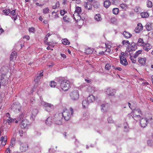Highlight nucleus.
Masks as SVG:
<instances>
[{"mask_svg": "<svg viewBox=\"0 0 153 153\" xmlns=\"http://www.w3.org/2000/svg\"><path fill=\"white\" fill-rule=\"evenodd\" d=\"M23 131L22 130H21L19 131V134L21 137H22L23 136Z\"/></svg>", "mask_w": 153, "mask_h": 153, "instance_id": "obj_57", "label": "nucleus"}, {"mask_svg": "<svg viewBox=\"0 0 153 153\" xmlns=\"http://www.w3.org/2000/svg\"><path fill=\"white\" fill-rule=\"evenodd\" d=\"M2 74L6 75L9 71V67L8 66H4L0 70Z\"/></svg>", "mask_w": 153, "mask_h": 153, "instance_id": "obj_13", "label": "nucleus"}, {"mask_svg": "<svg viewBox=\"0 0 153 153\" xmlns=\"http://www.w3.org/2000/svg\"><path fill=\"white\" fill-rule=\"evenodd\" d=\"M73 109L72 108H71L70 111L66 108H65L63 113L62 114L65 120L68 121L70 119L71 115L73 114Z\"/></svg>", "mask_w": 153, "mask_h": 153, "instance_id": "obj_2", "label": "nucleus"}, {"mask_svg": "<svg viewBox=\"0 0 153 153\" xmlns=\"http://www.w3.org/2000/svg\"><path fill=\"white\" fill-rule=\"evenodd\" d=\"M123 35L126 38H130L132 36V34L131 33L126 31L124 32Z\"/></svg>", "mask_w": 153, "mask_h": 153, "instance_id": "obj_23", "label": "nucleus"}, {"mask_svg": "<svg viewBox=\"0 0 153 153\" xmlns=\"http://www.w3.org/2000/svg\"><path fill=\"white\" fill-rule=\"evenodd\" d=\"M120 7L122 9H126L127 7V5L125 3H122L120 4Z\"/></svg>", "mask_w": 153, "mask_h": 153, "instance_id": "obj_46", "label": "nucleus"}, {"mask_svg": "<svg viewBox=\"0 0 153 153\" xmlns=\"http://www.w3.org/2000/svg\"><path fill=\"white\" fill-rule=\"evenodd\" d=\"M152 24L150 23L147 24L146 26V29L148 31H150L152 29Z\"/></svg>", "mask_w": 153, "mask_h": 153, "instance_id": "obj_36", "label": "nucleus"}, {"mask_svg": "<svg viewBox=\"0 0 153 153\" xmlns=\"http://www.w3.org/2000/svg\"><path fill=\"white\" fill-rule=\"evenodd\" d=\"M111 2L109 0H106L104 2V6L106 8L109 7L111 4Z\"/></svg>", "mask_w": 153, "mask_h": 153, "instance_id": "obj_25", "label": "nucleus"}, {"mask_svg": "<svg viewBox=\"0 0 153 153\" xmlns=\"http://www.w3.org/2000/svg\"><path fill=\"white\" fill-rule=\"evenodd\" d=\"M130 59L133 63H136V60L135 59L136 58H135L134 57V56L133 57H132V56H130Z\"/></svg>", "mask_w": 153, "mask_h": 153, "instance_id": "obj_52", "label": "nucleus"}, {"mask_svg": "<svg viewBox=\"0 0 153 153\" xmlns=\"http://www.w3.org/2000/svg\"><path fill=\"white\" fill-rule=\"evenodd\" d=\"M64 20L66 22H70V19L67 15H65L63 17Z\"/></svg>", "mask_w": 153, "mask_h": 153, "instance_id": "obj_44", "label": "nucleus"}, {"mask_svg": "<svg viewBox=\"0 0 153 153\" xmlns=\"http://www.w3.org/2000/svg\"><path fill=\"white\" fill-rule=\"evenodd\" d=\"M56 83L54 81H51V82L50 84V85L51 87H54L56 85Z\"/></svg>", "mask_w": 153, "mask_h": 153, "instance_id": "obj_45", "label": "nucleus"}, {"mask_svg": "<svg viewBox=\"0 0 153 153\" xmlns=\"http://www.w3.org/2000/svg\"><path fill=\"white\" fill-rule=\"evenodd\" d=\"M53 17L54 19H56L59 17L58 15V14H56L55 15H54L53 16Z\"/></svg>", "mask_w": 153, "mask_h": 153, "instance_id": "obj_60", "label": "nucleus"}, {"mask_svg": "<svg viewBox=\"0 0 153 153\" xmlns=\"http://www.w3.org/2000/svg\"><path fill=\"white\" fill-rule=\"evenodd\" d=\"M17 56V54L16 52H13L11 53L10 57V61L16 59Z\"/></svg>", "mask_w": 153, "mask_h": 153, "instance_id": "obj_20", "label": "nucleus"}, {"mask_svg": "<svg viewBox=\"0 0 153 153\" xmlns=\"http://www.w3.org/2000/svg\"><path fill=\"white\" fill-rule=\"evenodd\" d=\"M143 27L142 24L141 23L137 24V27L135 29V32L136 33H139L143 30Z\"/></svg>", "mask_w": 153, "mask_h": 153, "instance_id": "obj_16", "label": "nucleus"}, {"mask_svg": "<svg viewBox=\"0 0 153 153\" xmlns=\"http://www.w3.org/2000/svg\"><path fill=\"white\" fill-rule=\"evenodd\" d=\"M116 93V90L114 89H111V92L109 93V96H114Z\"/></svg>", "mask_w": 153, "mask_h": 153, "instance_id": "obj_39", "label": "nucleus"}, {"mask_svg": "<svg viewBox=\"0 0 153 153\" xmlns=\"http://www.w3.org/2000/svg\"><path fill=\"white\" fill-rule=\"evenodd\" d=\"M142 52V51L141 50H139L137 51L134 55V57L136 58L137 56L141 53Z\"/></svg>", "mask_w": 153, "mask_h": 153, "instance_id": "obj_34", "label": "nucleus"}, {"mask_svg": "<svg viewBox=\"0 0 153 153\" xmlns=\"http://www.w3.org/2000/svg\"><path fill=\"white\" fill-rule=\"evenodd\" d=\"M63 117L62 113H59L55 114L54 120L55 123L58 125H61L62 123Z\"/></svg>", "mask_w": 153, "mask_h": 153, "instance_id": "obj_4", "label": "nucleus"}, {"mask_svg": "<svg viewBox=\"0 0 153 153\" xmlns=\"http://www.w3.org/2000/svg\"><path fill=\"white\" fill-rule=\"evenodd\" d=\"M137 44L138 46H143L145 44V43L144 42L143 39L139 38Z\"/></svg>", "mask_w": 153, "mask_h": 153, "instance_id": "obj_22", "label": "nucleus"}, {"mask_svg": "<svg viewBox=\"0 0 153 153\" xmlns=\"http://www.w3.org/2000/svg\"><path fill=\"white\" fill-rule=\"evenodd\" d=\"M60 87L62 90L68 91L71 87L70 82L67 80L62 81L61 82Z\"/></svg>", "mask_w": 153, "mask_h": 153, "instance_id": "obj_3", "label": "nucleus"}, {"mask_svg": "<svg viewBox=\"0 0 153 153\" xmlns=\"http://www.w3.org/2000/svg\"><path fill=\"white\" fill-rule=\"evenodd\" d=\"M60 55L63 58L65 59L66 58V56L65 54H64L61 53Z\"/></svg>", "mask_w": 153, "mask_h": 153, "instance_id": "obj_63", "label": "nucleus"}, {"mask_svg": "<svg viewBox=\"0 0 153 153\" xmlns=\"http://www.w3.org/2000/svg\"><path fill=\"white\" fill-rule=\"evenodd\" d=\"M82 12V9L81 7H76L75 8V10L74 13H77L79 14H81Z\"/></svg>", "mask_w": 153, "mask_h": 153, "instance_id": "obj_26", "label": "nucleus"}, {"mask_svg": "<svg viewBox=\"0 0 153 153\" xmlns=\"http://www.w3.org/2000/svg\"><path fill=\"white\" fill-rule=\"evenodd\" d=\"M11 10L9 9H5L4 10H3V12L4 13V14L6 16H8V14L10 13Z\"/></svg>", "mask_w": 153, "mask_h": 153, "instance_id": "obj_31", "label": "nucleus"}, {"mask_svg": "<svg viewBox=\"0 0 153 153\" xmlns=\"http://www.w3.org/2000/svg\"><path fill=\"white\" fill-rule=\"evenodd\" d=\"M53 118L51 117H49L46 120L45 123L47 125H50L52 123Z\"/></svg>", "mask_w": 153, "mask_h": 153, "instance_id": "obj_21", "label": "nucleus"}, {"mask_svg": "<svg viewBox=\"0 0 153 153\" xmlns=\"http://www.w3.org/2000/svg\"><path fill=\"white\" fill-rule=\"evenodd\" d=\"M93 7L96 8H98L100 6L99 3L97 1H95L93 3Z\"/></svg>", "mask_w": 153, "mask_h": 153, "instance_id": "obj_33", "label": "nucleus"}, {"mask_svg": "<svg viewBox=\"0 0 153 153\" xmlns=\"http://www.w3.org/2000/svg\"><path fill=\"white\" fill-rule=\"evenodd\" d=\"M65 13V12L64 10H61L60 11V13L61 15H64Z\"/></svg>", "mask_w": 153, "mask_h": 153, "instance_id": "obj_56", "label": "nucleus"}, {"mask_svg": "<svg viewBox=\"0 0 153 153\" xmlns=\"http://www.w3.org/2000/svg\"><path fill=\"white\" fill-rule=\"evenodd\" d=\"M94 19L96 20L97 21H100L102 20L101 15L100 14H96L95 16Z\"/></svg>", "mask_w": 153, "mask_h": 153, "instance_id": "obj_28", "label": "nucleus"}, {"mask_svg": "<svg viewBox=\"0 0 153 153\" xmlns=\"http://www.w3.org/2000/svg\"><path fill=\"white\" fill-rule=\"evenodd\" d=\"M146 57L142 58L139 57L138 58V62L142 65H144L146 63Z\"/></svg>", "mask_w": 153, "mask_h": 153, "instance_id": "obj_17", "label": "nucleus"}, {"mask_svg": "<svg viewBox=\"0 0 153 153\" xmlns=\"http://www.w3.org/2000/svg\"><path fill=\"white\" fill-rule=\"evenodd\" d=\"M25 113H24V112H23L22 113V114L19 116L20 117V118H23L25 116Z\"/></svg>", "mask_w": 153, "mask_h": 153, "instance_id": "obj_62", "label": "nucleus"}, {"mask_svg": "<svg viewBox=\"0 0 153 153\" xmlns=\"http://www.w3.org/2000/svg\"><path fill=\"white\" fill-rule=\"evenodd\" d=\"M7 122L8 124H10L13 121V120L11 118L9 117L8 119H7Z\"/></svg>", "mask_w": 153, "mask_h": 153, "instance_id": "obj_54", "label": "nucleus"}, {"mask_svg": "<svg viewBox=\"0 0 153 153\" xmlns=\"http://www.w3.org/2000/svg\"><path fill=\"white\" fill-rule=\"evenodd\" d=\"M18 16V13H16V10H13L12 11H10V16L14 21L17 19Z\"/></svg>", "mask_w": 153, "mask_h": 153, "instance_id": "obj_14", "label": "nucleus"}, {"mask_svg": "<svg viewBox=\"0 0 153 153\" xmlns=\"http://www.w3.org/2000/svg\"><path fill=\"white\" fill-rule=\"evenodd\" d=\"M120 64L124 66L128 65V63L126 59V56L124 54L120 56Z\"/></svg>", "mask_w": 153, "mask_h": 153, "instance_id": "obj_11", "label": "nucleus"}, {"mask_svg": "<svg viewBox=\"0 0 153 153\" xmlns=\"http://www.w3.org/2000/svg\"><path fill=\"white\" fill-rule=\"evenodd\" d=\"M152 115L148 114L144 118H142L140 120V125L142 127L145 128L147 125L148 123L152 121Z\"/></svg>", "mask_w": 153, "mask_h": 153, "instance_id": "obj_1", "label": "nucleus"}, {"mask_svg": "<svg viewBox=\"0 0 153 153\" xmlns=\"http://www.w3.org/2000/svg\"><path fill=\"white\" fill-rule=\"evenodd\" d=\"M12 109L16 113L20 112L21 110L22 106L17 102H15L11 105Z\"/></svg>", "mask_w": 153, "mask_h": 153, "instance_id": "obj_5", "label": "nucleus"}, {"mask_svg": "<svg viewBox=\"0 0 153 153\" xmlns=\"http://www.w3.org/2000/svg\"><path fill=\"white\" fill-rule=\"evenodd\" d=\"M34 87L35 88H37L39 85L41 83V82H34Z\"/></svg>", "mask_w": 153, "mask_h": 153, "instance_id": "obj_50", "label": "nucleus"}, {"mask_svg": "<svg viewBox=\"0 0 153 153\" xmlns=\"http://www.w3.org/2000/svg\"><path fill=\"white\" fill-rule=\"evenodd\" d=\"M140 15L142 18H147L149 16V13L146 12L141 13Z\"/></svg>", "mask_w": 153, "mask_h": 153, "instance_id": "obj_29", "label": "nucleus"}, {"mask_svg": "<svg viewBox=\"0 0 153 153\" xmlns=\"http://www.w3.org/2000/svg\"><path fill=\"white\" fill-rule=\"evenodd\" d=\"M38 113V110L37 109H34L32 111V115L34 116L36 115Z\"/></svg>", "mask_w": 153, "mask_h": 153, "instance_id": "obj_43", "label": "nucleus"}, {"mask_svg": "<svg viewBox=\"0 0 153 153\" xmlns=\"http://www.w3.org/2000/svg\"><path fill=\"white\" fill-rule=\"evenodd\" d=\"M73 17L75 20L77 22H78L79 21L81 20V17L80 16V14H77V13H74L73 14Z\"/></svg>", "mask_w": 153, "mask_h": 153, "instance_id": "obj_19", "label": "nucleus"}, {"mask_svg": "<svg viewBox=\"0 0 153 153\" xmlns=\"http://www.w3.org/2000/svg\"><path fill=\"white\" fill-rule=\"evenodd\" d=\"M147 6L148 7H152V3L150 1L148 0L146 2Z\"/></svg>", "mask_w": 153, "mask_h": 153, "instance_id": "obj_40", "label": "nucleus"}, {"mask_svg": "<svg viewBox=\"0 0 153 153\" xmlns=\"http://www.w3.org/2000/svg\"><path fill=\"white\" fill-rule=\"evenodd\" d=\"M42 105L45 108L46 110L50 112L53 107V105L50 103L45 102H43L42 103Z\"/></svg>", "mask_w": 153, "mask_h": 153, "instance_id": "obj_6", "label": "nucleus"}, {"mask_svg": "<svg viewBox=\"0 0 153 153\" xmlns=\"http://www.w3.org/2000/svg\"><path fill=\"white\" fill-rule=\"evenodd\" d=\"M23 39H25L27 40H29L30 39V37L28 35L24 36L23 37Z\"/></svg>", "mask_w": 153, "mask_h": 153, "instance_id": "obj_55", "label": "nucleus"}, {"mask_svg": "<svg viewBox=\"0 0 153 153\" xmlns=\"http://www.w3.org/2000/svg\"><path fill=\"white\" fill-rule=\"evenodd\" d=\"M6 75L1 74L0 78V83L3 85L7 83L8 78Z\"/></svg>", "mask_w": 153, "mask_h": 153, "instance_id": "obj_10", "label": "nucleus"}, {"mask_svg": "<svg viewBox=\"0 0 153 153\" xmlns=\"http://www.w3.org/2000/svg\"><path fill=\"white\" fill-rule=\"evenodd\" d=\"M7 141H2L1 142V145L2 146H4L6 144V143Z\"/></svg>", "mask_w": 153, "mask_h": 153, "instance_id": "obj_59", "label": "nucleus"}, {"mask_svg": "<svg viewBox=\"0 0 153 153\" xmlns=\"http://www.w3.org/2000/svg\"><path fill=\"white\" fill-rule=\"evenodd\" d=\"M75 97H76L75 98H74L73 97L71 99H72V100H77L78 99L79 96H75Z\"/></svg>", "mask_w": 153, "mask_h": 153, "instance_id": "obj_64", "label": "nucleus"}, {"mask_svg": "<svg viewBox=\"0 0 153 153\" xmlns=\"http://www.w3.org/2000/svg\"><path fill=\"white\" fill-rule=\"evenodd\" d=\"M82 105L83 107L84 108L87 107L89 105V103L87 102L86 100H84L82 101Z\"/></svg>", "mask_w": 153, "mask_h": 153, "instance_id": "obj_27", "label": "nucleus"}, {"mask_svg": "<svg viewBox=\"0 0 153 153\" xmlns=\"http://www.w3.org/2000/svg\"><path fill=\"white\" fill-rule=\"evenodd\" d=\"M92 0H88V1L84 2V6L86 9L88 10H90L92 8V5L91 2Z\"/></svg>", "mask_w": 153, "mask_h": 153, "instance_id": "obj_12", "label": "nucleus"}, {"mask_svg": "<svg viewBox=\"0 0 153 153\" xmlns=\"http://www.w3.org/2000/svg\"><path fill=\"white\" fill-rule=\"evenodd\" d=\"M93 52L92 49L88 48L85 49V53L87 54L91 53Z\"/></svg>", "mask_w": 153, "mask_h": 153, "instance_id": "obj_37", "label": "nucleus"}, {"mask_svg": "<svg viewBox=\"0 0 153 153\" xmlns=\"http://www.w3.org/2000/svg\"><path fill=\"white\" fill-rule=\"evenodd\" d=\"M107 120L108 123H112L113 122V120L112 118L111 117H108Z\"/></svg>", "mask_w": 153, "mask_h": 153, "instance_id": "obj_53", "label": "nucleus"}, {"mask_svg": "<svg viewBox=\"0 0 153 153\" xmlns=\"http://www.w3.org/2000/svg\"><path fill=\"white\" fill-rule=\"evenodd\" d=\"M43 71H41L38 73L37 75L35 77L34 79V82H39H39H41L42 79V77L43 75Z\"/></svg>", "mask_w": 153, "mask_h": 153, "instance_id": "obj_7", "label": "nucleus"}, {"mask_svg": "<svg viewBox=\"0 0 153 153\" xmlns=\"http://www.w3.org/2000/svg\"><path fill=\"white\" fill-rule=\"evenodd\" d=\"M59 3L58 1H57L55 5H54L53 6V9H56V8H58L59 6Z\"/></svg>", "mask_w": 153, "mask_h": 153, "instance_id": "obj_38", "label": "nucleus"}, {"mask_svg": "<svg viewBox=\"0 0 153 153\" xmlns=\"http://www.w3.org/2000/svg\"><path fill=\"white\" fill-rule=\"evenodd\" d=\"M49 9L48 7H46L43 10V13L44 14H47L49 13Z\"/></svg>", "mask_w": 153, "mask_h": 153, "instance_id": "obj_48", "label": "nucleus"}, {"mask_svg": "<svg viewBox=\"0 0 153 153\" xmlns=\"http://www.w3.org/2000/svg\"><path fill=\"white\" fill-rule=\"evenodd\" d=\"M152 48V46L149 43H146L143 46L144 50L146 51H148Z\"/></svg>", "mask_w": 153, "mask_h": 153, "instance_id": "obj_18", "label": "nucleus"}, {"mask_svg": "<svg viewBox=\"0 0 153 153\" xmlns=\"http://www.w3.org/2000/svg\"><path fill=\"white\" fill-rule=\"evenodd\" d=\"M62 43L65 45H69L70 43V42L66 39H62Z\"/></svg>", "mask_w": 153, "mask_h": 153, "instance_id": "obj_30", "label": "nucleus"}, {"mask_svg": "<svg viewBox=\"0 0 153 153\" xmlns=\"http://www.w3.org/2000/svg\"><path fill=\"white\" fill-rule=\"evenodd\" d=\"M105 45L106 48L105 51L108 53H110L111 51V45H109L108 44L105 43Z\"/></svg>", "mask_w": 153, "mask_h": 153, "instance_id": "obj_24", "label": "nucleus"}, {"mask_svg": "<svg viewBox=\"0 0 153 153\" xmlns=\"http://www.w3.org/2000/svg\"><path fill=\"white\" fill-rule=\"evenodd\" d=\"M51 35V34L49 33H48L45 37V39H46V40H48V37Z\"/></svg>", "mask_w": 153, "mask_h": 153, "instance_id": "obj_61", "label": "nucleus"}, {"mask_svg": "<svg viewBox=\"0 0 153 153\" xmlns=\"http://www.w3.org/2000/svg\"><path fill=\"white\" fill-rule=\"evenodd\" d=\"M28 149V146L27 143H22L20 145V149L22 152H25Z\"/></svg>", "mask_w": 153, "mask_h": 153, "instance_id": "obj_9", "label": "nucleus"}, {"mask_svg": "<svg viewBox=\"0 0 153 153\" xmlns=\"http://www.w3.org/2000/svg\"><path fill=\"white\" fill-rule=\"evenodd\" d=\"M111 20L112 22H114L116 21L117 19L115 18L114 17L111 19Z\"/></svg>", "mask_w": 153, "mask_h": 153, "instance_id": "obj_58", "label": "nucleus"}, {"mask_svg": "<svg viewBox=\"0 0 153 153\" xmlns=\"http://www.w3.org/2000/svg\"><path fill=\"white\" fill-rule=\"evenodd\" d=\"M141 114V111L140 109H135L132 112V115L135 117H140Z\"/></svg>", "mask_w": 153, "mask_h": 153, "instance_id": "obj_15", "label": "nucleus"}, {"mask_svg": "<svg viewBox=\"0 0 153 153\" xmlns=\"http://www.w3.org/2000/svg\"><path fill=\"white\" fill-rule=\"evenodd\" d=\"M111 65L110 63H108L105 65V69L107 70H109L111 69Z\"/></svg>", "mask_w": 153, "mask_h": 153, "instance_id": "obj_41", "label": "nucleus"}, {"mask_svg": "<svg viewBox=\"0 0 153 153\" xmlns=\"http://www.w3.org/2000/svg\"><path fill=\"white\" fill-rule=\"evenodd\" d=\"M113 13L115 15L118 14L119 12V9L118 8H114L113 9Z\"/></svg>", "mask_w": 153, "mask_h": 153, "instance_id": "obj_42", "label": "nucleus"}, {"mask_svg": "<svg viewBox=\"0 0 153 153\" xmlns=\"http://www.w3.org/2000/svg\"><path fill=\"white\" fill-rule=\"evenodd\" d=\"M7 137L6 136H2L1 137L0 140L2 141H7Z\"/></svg>", "mask_w": 153, "mask_h": 153, "instance_id": "obj_47", "label": "nucleus"}, {"mask_svg": "<svg viewBox=\"0 0 153 153\" xmlns=\"http://www.w3.org/2000/svg\"><path fill=\"white\" fill-rule=\"evenodd\" d=\"M111 89L110 87H108L105 89V92L108 95H109V93L111 92Z\"/></svg>", "mask_w": 153, "mask_h": 153, "instance_id": "obj_49", "label": "nucleus"}, {"mask_svg": "<svg viewBox=\"0 0 153 153\" xmlns=\"http://www.w3.org/2000/svg\"><path fill=\"white\" fill-rule=\"evenodd\" d=\"M30 126L29 122L26 120H23L21 122L20 127L22 129H28Z\"/></svg>", "mask_w": 153, "mask_h": 153, "instance_id": "obj_8", "label": "nucleus"}, {"mask_svg": "<svg viewBox=\"0 0 153 153\" xmlns=\"http://www.w3.org/2000/svg\"><path fill=\"white\" fill-rule=\"evenodd\" d=\"M95 96H88L87 101L88 103H91L93 102L92 98H94Z\"/></svg>", "mask_w": 153, "mask_h": 153, "instance_id": "obj_35", "label": "nucleus"}, {"mask_svg": "<svg viewBox=\"0 0 153 153\" xmlns=\"http://www.w3.org/2000/svg\"><path fill=\"white\" fill-rule=\"evenodd\" d=\"M35 28L34 27H31L30 28H29V31L30 33H34V32L35 31Z\"/></svg>", "mask_w": 153, "mask_h": 153, "instance_id": "obj_51", "label": "nucleus"}, {"mask_svg": "<svg viewBox=\"0 0 153 153\" xmlns=\"http://www.w3.org/2000/svg\"><path fill=\"white\" fill-rule=\"evenodd\" d=\"M122 44H123V45L125 46H128L130 45V43L128 40L125 41L124 40L122 41Z\"/></svg>", "mask_w": 153, "mask_h": 153, "instance_id": "obj_32", "label": "nucleus"}]
</instances>
